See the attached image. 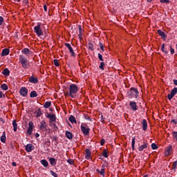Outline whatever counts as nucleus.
<instances>
[{
	"label": "nucleus",
	"mask_w": 177,
	"mask_h": 177,
	"mask_svg": "<svg viewBox=\"0 0 177 177\" xmlns=\"http://www.w3.org/2000/svg\"><path fill=\"white\" fill-rule=\"evenodd\" d=\"M70 97L72 98L75 97V95L78 92V86L75 84H72L69 86Z\"/></svg>",
	"instance_id": "obj_1"
},
{
	"label": "nucleus",
	"mask_w": 177,
	"mask_h": 177,
	"mask_svg": "<svg viewBox=\"0 0 177 177\" xmlns=\"http://www.w3.org/2000/svg\"><path fill=\"white\" fill-rule=\"evenodd\" d=\"M128 96L131 98L134 97V99H138V97H139V91H138V88L131 87L129 92H128Z\"/></svg>",
	"instance_id": "obj_2"
},
{
	"label": "nucleus",
	"mask_w": 177,
	"mask_h": 177,
	"mask_svg": "<svg viewBox=\"0 0 177 177\" xmlns=\"http://www.w3.org/2000/svg\"><path fill=\"white\" fill-rule=\"evenodd\" d=\"M81 131L84 133V135L88 136L89 135L91 129H89V127H88V124H86V123H82L81 124Z\"/></svg>",
	"instance_id": "obj_3"
},
{
	"label": "nucleus",
	"mask_w": 177,
	"mask_h": 177,
	"mask_svg": "<svg viewBox=\"0 0 177 177\" xmlns=\"http://www.w3.org/2000/svg\"><path fill=\"white\" fill-rule=\"evenodd\" d=\"M34 32L37 35V37H41V35H44V32H42L40 24H38L37 26L34 27Z\"/></svg>",
	"instance_id": "obj_4"
},
{
	"label": "nucleus",
	"mask_w": 177,
	"mask_h": 177,
	"mask_svg": "<svg viewBox=\"0 0 177 177\" xmlns=\"http://www.w3.org/2000/svg\"><path fill=\"white\" fill-rule=\"evenodd\" d=\"M19 61L24 68H28V66H30L28 62H27V58L24 57L23 55H21Z\"/></svg>",
	"instance_id": "obj_5"
},
{
	"label": "nucleus",
	"mask_w": 177,
	"mask_h": 177,
	"mask_svg": "<svg viewBox=\"0 0 177 177\" xmlns=\"http://www.w3.org/2000/svg\"><path fill=\"white\" fill-rule=\"evenodd\" d=\"M177 93V88L174 87V89H172L170 92L169 94H168L167 95V99L169 100H172V99L174 98V96H175V95H176Z\"/></svg>",
	"instance_id": "obj_6"
},
{
	"label": "nucleus",
	"mask_w": 177,
	"mask_h": 177,
	"mask_svg": "<svg viewBox=\"0 0 177 177\" xmlns=\"http://www.w3.org/2000/svg\"><path fill=\"white\" fill-rule=\"evenodd\" d=\"M64 45L66 46V48H68L72 57H75V53L74 52L73 47H71V45L68 43H65Z\"/></svg>",
	"instance_id": "obj_7"
},
{
	"label": "nucleus",
	"mask_w": 177,
	"mask_h": 177,
	"mask_svg": "<svg viewBox=\"0 0 177 177\" xmlns=\"http://www.w3.org/2000/svg\"><path fill=\"white\" fill-rule=\"evenodd\" d=\"M19 93L21 95V96H24V97H26L27 96V94L28 93V89L26 87H21L19 90Z\"/></svg>",
	"instance_id": "obj_8"
},
{
	"label": "nucleus",
	"mask_w": 177,
	"mask_h": 177,
	"mask_svg": "<svg viewBox=\"0 0 177 177\" xmlns=\"http://www.w3.org/2000/svg\"><path fill=\"white\" fill-rule=\"evenodd\" d=\"M46 128H48V125H46V122H45V120H41L40 122L39 129H41V131H44V129L48 131V129Z\"/></svg>",
	"instance_id": "obj_9"
},
{
	"label": "nucleus",
	"mask_w": 177,
	"mask_h": 177,
	"mask_svg": "<svg viewBox=\"0 0 177 177\" xmlns=\"http://www.w3.org/2000/svg\"><path fill=\"white\" fill-rule=\"evenodd\" d=\"M129 106H130V109H131L133 111H136V110H138V105H136V102L130 101Z\"/></svg>",
	"instance_id": "obj_10"
},
{
	"label": "nucleus",
	"mask_w": 177,
	"mask_h": 177,
	"mask_svg": "<svg viewBox=\"0 0 177 177\" xmlns=\"http://www.w3.org/2000/svg\"><path fill=\"white\" fill-rule=\"evenodd\" d=\"M34 149H35V147H34V145H32V144H28L26 146L25 150L28 153H30V152L32 151V150H34Z\"/></svg>",
	"instance_id": "obj_11"
},
{
	"label": "nucleus",
	"mask_w": 177,
	"mask_h": 177,
	"mask_svg": "<svg viewBox=\"0 0 177 177\" xmlns=\"http://www.w3.org/2000/svg\"><path fill=\"white\" fill-rule=\"evenodd\" d=\"M28 125L27 133L31 135L32 133V127L34 126V123H32V122H29Z\"/></svg>",
	"instance_id": "obj_12"
},
{
	"label": "nucleus",
	"mask_w": 177,
	"mask_h": 177,
	"mask_svg": "<svg viewBox=\"0 0 177 177\" xmlns=\"http://www.w3.org/2000/svg\"><path fill=\"white\" fill-rule=\"evenodd\" d=\"M157 32L158 35L161 37L162 39H164V41L167 39V35L165 34V32H162L161 30H158Z\"/></svg>",
	"instance_id": "obj_13"
},
{
	"label": "nucleus",
	"mask_w": 177,
	"mask_h": 177,
	"mask_svg": "<svg viewBox=\"0 0 177 177\" xmlns=\"http://www.w3.org/2000/svg\"><path fill=\"white\" fill-rule=\"evenodd\" d=\"M172 145L167 147L165 151V156H171V153H172Z\"/></svg>",
	"instance_id": "obj_14"
},
{
	"label": "nucleus",
	"mask_w": 177,
	"mask_h": 177,
	"mask_svg": "<svg viewBox=\"0 0 177 177\" xmlns=\"http://www.w3.org/2000/svg\"><path fill=\"white\" fill-rule=\"evenodd\" d=\"M29 82L31 84H38V78L31 76L29 77Z\"/></svg>",
	"instance_id": "obj_15"
},
{
	"label": "nucleus",
	"mask_w": 177,
	"mask_h": 177,
	"mask_svg": "<svg viewBox=\"0 0 177 177\" xmlns=\"http://www.w3.org/2000/svg\"><path fill=\"white\" fill-rule=\"evenodd\" d=\"M141 124L142 125L143 131H147V120H146V119L142 120Z\"/></svg>",
	"instance_id": "obj_16"
},
{
	"label": "nucleus",
	"mask_w": 177,
	"mask_h": 177,
	"mask_svg": "<svg viewBox=\"0 0 177 177\" xmlns=\"http://www.w3.org/2000/svg\"><path fill=\"white\" fill-rule=\"evenodd\" d=\"M85 151H86L85 158L86 160H89L91 158V156L92 154L91 152V149H86Z\"/></svg>",
	"instance_id": "obj_17"
},
{
	"label": "nucleus",
	"mask_w": 177,
	"mask_h": 177,
	"mask_svg": "<svg viewBox=\"0 0 177 177\" xmlns=\"http://www.w3.org/2000/svg\"><path fill=\"white\" fill-rule=\"evenodd\" d=\"M147 143H144V145L140 146L138 147V151H143V150H145V149H147Z\"/></svg>",
	"instance_id": "obj_18"
},
{
	"label": "nucleus",
	"mask_w": 177,
	"mask_h": 177,
	"mask_svg": "<svg viewBox=\"0 0 177 177\" xmlns=\"http://www.w3.org/2000/svg\"><path fill=\"white\" fill-rule=\"evenodd\" d=\"M9 52H10L9 48L3 49L1 53V56H8V55H9Z\"/></svg>",
	"instance_id": "obj_19"
},
{
	"label": "nucleus",
	"mask_w": 177,
	"mask_h": 177,
	"mask_svg": "<svg viewBox=\"0 0 177 177\" xmlns=\"http://www.w3.org/2000/svg\"><path fill=\"white\" fill-rule=\"evenodd\" d=\"M1 142H2V143L6 142V133L5 131H3V135L1 137Z\"/></svg>",
	"instance_id": "obj_20"
},
{
	"label": "nucleus",
	"mask_w": 177,
	"mask_h": 177,
	"mask_svg": "<svg viewBox=\"0 0 177 177\" xmlns=\"http://www.w3.org/2000/svg\"><path fill=\"white\" fill-rule=\"evenodd\" d=\"M35 113L37 114L36 117L37 118H38L39 117H41V115H42V111H41V109L39 108L38 110L35 111Z\"/></svg>",
	"instance_id": "obj_21"
},
{
	"label": "nucleus",
	"mask_w": 177,
	"mask_h": 177,
	"mask_svg": "<svg viewBox=\"0 0 177 177\" xmlns=\"http://www.w3.org/2000/svg\"><path fill=\"white\" fill-rule=\"evenodd\" d=\"M69 121L72 123V124H77V120H75V117H74L73 115H71L68 118Z\"/></svg>",
	"instance_id": "obj_22"
},
{
	"label": "nucleus",
	"mask_w": 177,
	"mask_h": 177,
	"mask_svg": "<svg viewBox=\"0 0 177 177\" xmlns=\"http://www.w3.org/2000/svg\"><path fill=\"white\" fill-rule=\"evenodd\" d=\"M21 52L24 55H30L31 53V51L28 48H24Z\"/></svg>",
	"instance_id": "obj_23"
},
{
	"label": "nucleus",
	"mask_w": 177,
	"mask_h": 177,
	"mask_svg": "<svg viewBox=\"0 0 177 177\" xmlns=\"http://www.w3.org/2000/svg\"><path fill=\"white\" fill-rule=\"evenodd\" d=\"M49 162L51 165H53L54 167L56 165V159H55V158H50Z\"/></svg>",
	"instance_id": "obj_24"
},
{
	"label": "nucleus",
	"mask_w": 177,
	"mask_h": 177,
	"mask_svg": "<svg viewBox=\"0 0 177 177\" xmlns=\"http://www.w3.org/2000/svg\"><path fill=\"white\" fill-rule=\"evenodd\" d=\"M41 164H42L46 168L49 165L48 160L43 159L40 161Z\"/></svg>",
	"instance_id": "obj_25"
},
{
	"label": "nucleus",
	"mask_w": 177,
	"mask_h": 177,
	"mask_svg": "<svg viewBox=\"0 0 177 177\" xmlns=\"http://www.w3.org/2000/svg\"><path fill=\"white\" fill-rule=\"evenodd\" d=\"M12 127L14 128V131L17 132V123L16 122V120L12 121Z\"/></svg>",
	"instance_id": "obj_26"
},
{
	"label": "nucleus",
	"mask_w": 177,
	"mask_h": 177,
	"mask_svg": "<svg viewBox=\"0 0 177 177\" xmlns=\"http://www.w3.org/2000/svg\"><path fill=\"white\" fill-rule=\"evenodd\" d=\"M2 74H3V75L8 76V75H9V74H10V71H9V69L5 68L3 71Z\"/></svg>",
	"instance_id": "obj_27"
},
{
	"label": "nucleus",
	"mask_w": 177,
	"mask_h": 177,
	"mask_svg": "<svg viewBox=\"0 0 177 177\" xmlns=\"http://www.w3.org/2000/svg\"><path fill=\"white\" fill-rule=\"evenodd\" d=\"M161 50H162V52H163V53H165V55H168V51H167V50H165V44H162Z\"/></svg>",
	"instance_id": "obj_28"
},
{
	"label": "nucleus",
	"mask_w": 177,
	"mask_h": 177,
	"mask_svg": "<svg viewBox=\"0 0 177 177\" xmlns=\"http://www.w3.org/2000/svg\"><path fill=\"white\" fill-rule=\"evenodd\" d=\"M66 136L68 139H71L73 138V133L70 131H66Z\"/></svg>",
	"instance_id": "obj_29"
},
{
	"label": "nucleus",
	"mask_w": 177,
	"mask_h": 177,
	"mask_svg": "<svg viewBox=\"0 0 177 177\" xmlns=\"http://www.w3.org/2000/svg\"><path fill=\"white\" fill-rule=\"evenodd\" d=\"M52 102H46L44 105V109H49V106H51Z\"/></svg>",
	"instance_id": "obj_30"
},
{
	"label": "nucleus",
	"mask_w": 177,
	"mask_h": 177,
	"mask_svg": "<svg viewBox=\"0 0 177 177\" xmlns=\"http://www.w3.org/2000/svg\"><path fill=\"white\" fill-rule=\"evenodd\" d=\"M30 96V97H37L38 96V94H37V91H31Z\"/></svg>",
	"instance_id": "obj_31"
},
{
	"label": "nucleus",
	"mask_w": 177,
	"mask_h": 177,
	"mask_svg": "<svg viewBox=\"0 0 177 177\" xmlns=\"http://www.w3.org/2000/svg\"><path fill=\"white\" fill-rule=\"evenodd\" d=\"M50 121L51 122H53L56 121V115H55V114H52V115H50Z\"/></svg>",
	"instance_id": "obj_32"
},
{
	"label": "nucleus",
	"mask_w": 177,
	"mask_h": 177,
	"mask_svg": "<svg viewBox=\"0 0 177 177\" xmlns=\"http://www.w3.org/2000/svg\"><path fill=\"white\" fill-rule=\"evenodd\" d=\"M1 89H3V91H8V85L6 84H3L1 86Z\"/></svg>",
	"instance_id": "obj_33"
},
{
	"label": "nucleus",
	"mask_w": 177,
	"mask_h": 177,
	"mask_svg": "<svg viewBox=\"0 0 177 177\" xmlns=\"http://www.w3.org/2000/svg\"><path fill=\"white\" fill-rule=\"evenodd\" d=\"M102 156L105 158H107V157H109V153H107V151L106 149H104L103 153H102Z\"/></svg>",
	"instance_id": "obj_34"
},
{
	"label": "nucleus",
	"mask_w": 177,
	"mask_h": 177,
	"mask_svg": "<svg viewBox=\"0 0 177 177\" xmlns=\"http://www.w3.org/2000/svg\"><path fill=\"white\" fill-rule=\"evenodd\" d=\"M151 147L153 150H157V149H158V147L157 146V144H156V143H152Z\"/></svg>",
	"instance_id": "obj_35"
},
{
	"label": "nucleus",
	"mask_w": 177,
	"mask_h": 177,
	"mask_svg": "<svg viewBox=\"0 0 177 177\" xmlns=\"http://www.w3.org/2000/svg\"><path fill=\"white\" fill-rule=\"evenodd\" d=\"M52 139L53 142H55V145H57V136H55L53 137H50Z\"/></svg>",
	"instance_id": "obj_36"
},
{
	"label": "nucleus",
	"mask_w": 177,
	"mask_h": 177,
	"mask_svg": "<svg viewBox=\"0 0 177 177\" xmlns=\"http://www.w3.org/2000/svg\"><path fill=\"white\" fill-rule=\"evenodd\" d=\"M135 140H136V138H133V139H132V143H131L132 150H135Z\"/></svg>",
	"instance_id": "obj_37"
},
{
	"label": "nucleus",
	"mask_w": 177,
	"mask_h": 177,
	"mask_svg": "<svg viewBox=\"0 0 177 177\" xmlns=\"http://www.w3.org/2000/svg\"><path fill=\"white\" fill-rule=\"evenodd\" d=\"M106 64H104V62H101L100 63V70H104V66H105Z\"/></svg>",
	"instance_id": "obj_38"
},
{
	"label": "nucleus",
	"mask_w": 177,
	"mask_h": 177,
	"mask_svg": "<svg viewBox=\"0 0 177 177\" xmlns=\"http://www.w3.org/2000/svg\"><path fill=\"white\" fill-rule=\"evenodd\" d=\"M176 165H177V160L174 161L172 164V168L173 169H176Z\"/></svg>",
	"instance_id": "obj_39"
},
{
	"label": "nucleus",
	"mask_w": 177,
	"mask_h": 177,
	"mask_svg": "<svg viewBox=\"0 0 177 177\" xmlns=\"http://www.w3.org/2000/svg\"><path fill=\"white\" fill-rule=\"evenodd\" d=\"M99 45H100V48L101 50H102V52H104V46H103V44L100 43Z\"/></svg>",
	"instance_id": "obj_40"
},
{
	"label": "nucleus",
	"mask_w": 177,
	"mask_h": 177,
	"mask_svg": "<svg viewBox=\"0 0 177 177\" xmlns=\"http://www.w3.org/2000/svg\"><path fill=\"white\" fill-rule=\"evenodd\" d=\"M50 172L52 176L57 177V174L55 173V171H53V170H50Z\"/></svg>",
	"instance_id": "obj_41"
},
{
	"label": "nucleus",
	"mask_w": 177,
	"mask_h": 177,
	"mask_svg": "<svg viewBox=\"0 0 177 177\" xmlns=\"http://www.w3.org/2000/svg\"><path fill=\"white\" fill-rule=\"evenodd\" d=\"M98 59L99 60H100V62H103V56L102 55V54L98 53Z\"/></svg>",
	"instance_id": "obj_42"
},
{
	"label": "nucleus",
	"mask_w": 177,
	"mask_h": 177,
	"mask_svg": "<svg viewBox=\"0 0 177 177\" xmlns=\"http://www.w3.org/2000/svg\"><path fill=\"white\" fill-rule=\"evenodd\" d=\"M100 175L102 176H104V169H102L101 171H100Z\"/></svg>",
	"instance_id": "obj_43"
},
{
	"label": "nucleus",
	"mask_w": 177,
	"mask_h": 177,
	"mask_svg": "<svg viewBox=\"0 0 177 177\" xmlns=\"http://www.w3.org/2000/svg\"><path fill=\"white\" fill-rule=\"evenodd\" d=\"M54 64L56 67H59V61L57 59H54Z\"/></svg>",
	"instance_id": "obj_44"
},
{
	"label": "nucleus",
	"mask_w": 177,
	"mask_h": 177,
	"mask_svg": "<svg viewBox=\"0 0 177 177\" xmlns=\"http://www.w3.org/2000/svg\"><path fill=\"white\" fill-rule=\"evenodd\" d=\"M45 143L47 145V146H50V140L46 139Z\"/></svg>",
	"instance_id": "obj_45"
},
{
	"label": "nucleus",
	"mask_w": 177,
	"mask_h": 177,
	"mask_svg": "<svg viewBox=\"0 0 177 177\" xmlns=\"http://www.w3.org/2000/svg\"><path fill=\"white\" fill-rule=\"evenodd\" d=\"M161 3H169V0H160Z\"/></svg>",
	"instance_id": "obj_46"
},
{
	"label": "nucleus",
	"mask_w": 177,
	"mask_h": 177,
	"mask_svg": "<svg viewBox=\"0 0 177 177\" xmlns=\"http://www.w3.org/2000/svg\"><path fill=\"white\" fill-rule=\"evenodd\" d=\"M104 143H106V140H104V138H102L100 141V145L101 146H103L104 145Z\"/></svg>",
	"instance_id": "obj_47"
},
{
	"label": "nucleus",
	"mask_w": 177,
	"mask_h": 177,
	"mask_svg": "<svg viewBox=\"0 0 177 177\" xmlns=\"http://www.w3.org/2000/svg\"><path fill=\"white\" fill-rule=\"evenodd\" d=\"M170 52L171 55H174V53H175V50H174V48H172V46H170Z\"/></svg>",
	"instance_id": "obj_48"
},
{
	"label": "nucleus",
	"mask_w": 177,
	"mask_h": 177,
	"mask_svg": "<svg viewBox=\"0 0 177 177\" xmlns=\"http://www.w3.org/2000/svg\"><path fill=\"white\" fill-rule=\"evenodd\" d=\"M67 162H68V164H70L71 165H73L74 161H73V160H71V159H68L67 160Z\"/></svg>",
	"instance_id": "obj_49"
},
{
	"label": "nucleus",
	"mask_w": 177,
	"mask_h": 177,
	"mask_svg": "<svg viewBox=\"0 0 177 177\" xmlns=\"http://www.w3.org/2000/svg\"><path fill=\"white\" fill-rule=\"evenodd\" d=\"M3 24V17H0V26H2Z\"/></svg>",
	"instance_id": "obj_50"
},
{
	"label": "nucleus",
	"mask_w": 177,
	"mask_h": 177,
	"mask_svg": "<svg viewBox=\"0 0 177 177\" xmlns=\"http://www.w3.org/2000/svg\"><path fill=\"white\" fill-rule=\"evenodd\" d=\"M53 127L54 129H55V131H57V129H59V127H57L55 123H53Z\"/></svg>",
	"instance_id": "obj_51"
},
{
	"label": "nucleus",
	"mask_w": 177,
	"mask_h": 177,
	"mask_svg": "<svg viewBox=\"0 0 177 177\" xmlns=\"http://www.w3.org/2000/svg\"><path fill=\"white\" fill-rule=\"evenodd\" d=\"M85 119L88 120V121H92V118H91V117H89V115H86Z\"/></svg>",
	"instance_id": "obj_52"
},
{
	"label": "nucleus",
	"mask_w": 177,
	"mask_h": 177,
	"mask_svg": "<svg viewBox=\"0 0 177 177\" xmlns=\"http://www.w3.org/2000/svg\"><path fill=\"white\" fill-rule=\"evenodd\" d=\"M64 96L67 97V96H70V91H66L64 93Z\"/></svg>",
	"instance_id": "obj_53"
},
{
	"label": "nucleus",
	"mask_w": 177,
	"mask_h": 177,
	"mask_svg": "<svg viewBox=\"0 0 177 177\" xmlns=\"http://www.w3.org/2000/svg\"><path fill=\"white\" fill-rule=\"evenodd\" d=\"M2 97H5V95L2 93V91H0V99Z\"/></svg>",
	"instance_id": "obj_54"
},
{
	"label": "nucleus",
	"mask_w": 177,
	"mask_h": 177,
	"mask_svg": "<svg viewBox=\"0 0 177 177\" xmlns=\"http://www.w3.org/2000/svg\"><path fill=\"white\" fill-rule=\"evenodd\" d=\"M78 28H79V32H82V27L80 25L78 26Z\"/></svg>",
	"instance_id": "obj_55"
},
{
	"label": "nucleus",
	"mask_w": 177,
	"mask_h": 177,
	"mask_svg": "<svg viewBox=\"0 0 177 177\" xmlns=\"http://www.w3.org/2000/svg\"><path fill=\"white\" fill-rule=\"evenodd\" d=\"M23 3H24V5H27V3H28V0H23Z\"/></svg>",
	"instance_id": "obj_56"
},
{
	"label": "nucleus",
	"mask_w": 177,
	"mask_h": 177,
	"mask_svg": "<svg viewBox=\"0 0 177 177\" xmlns=\"http://www.w3.org/2000/svg\"><path fill=\"white\" fill-rule=\"evenodd\" d=\"M44 9L46 12H48V7L46 6V5L44 6Z\"/></svg>",
	"instance_id": "obj_57"
},
{
	"label": "nucleus",
	"mask_w": 177,
	"mask_h": 177,
	"mask_svg": "<svg viewBox=\"0 0 177 177\" xmlns=\"http://www.w3.org/2000/svg\"><path fill=\"white\" fill-rule=\"evenodd\" d=\"M171 122H173L174 124H177V120H171Z\"/></svg>",
	"instance_id": "obj_58"
},
{
	"label": "nucleus",
	"mask_w": 177,
	"mask_h": 177,
	"mask_svg": "<svg viewBox=\"0 0 177 177\" xmlns=\"http://www.w3.org/2000/svg\"><path fill=\"white\" fill-rule=\"evenodd\" d=\"M12 167H17V164L15 162H12Z\"/></svg>",
	"instance_id": "obj_59"
},
{
	"label": "nucleus",
	"mask_w": 177,
	"mask_h": 177,
	"mask_svg": "<svg viewBox=\"0 0 177 177\" xmlns=\"http://www.w3.org/2000/svg\"><path fill=\"white\" fill-rule=\"evenodd\" d=\"M79 38H80V39H81V38H82V32H80Z\"/></svg>",
	"instance_id": "obj_60"
},
{
	"label": "nucleus",
	"mask_w": 177,
	"mask_h": 177,
	"mask_svg": "<svg viewBox=\"0 0 177 177\" xmlns=\"http://www.w3.org/2000/svg\"><path fill=\"white\" fill-rule=\"evenodd\" d=\"M174 85H177V80H174Z\"/></svg>",
	"instance_id": "obj_61"
},
{
	"label": "nucleus",
	"mask_w": 177,
	"mask_h": 177,
	"mask_svg": "<svg viewBox=\"0 0 177 177\" xmlns=\"http://www.w3.org/2000/svg\"><path fill=\"white\" fill-rule=\"evenodd\" d=\"M39 136V134L38 133H37L36 134H35V137L36 138H38Z\"/></svg>",
	"instance_id": "obj_62"
},
{
	"label": "nucleus",
	"mask_w": 177,
	"mask_h": 177,
	"mask_svg": "<svg viewBox=\"0 0 177 177\" xmlns=\"http://www.w3.org/2000/svg\"><path fill=\"white\" fill-rule=\"evenodd\" d=\"M51 115H50V114H48L47 118H50Z\"/></svg>",
	"instance_id": "obj_63"
},
{
	"label": "nucleus",
	"mask_w": 177,
	"mask_h": 177,
	"mask_svg": "<svg viewBox=\"0 0 177 177\" xmlns=\"http://www.w3.org/2000/svg\"><path fill=\"white\" fill-rule=\"evenodd\" d=\"M143 177H149V175L148 174L145 175Z\"/></svg>",
	"instance_id": "obj_64"
}]
</instances>
